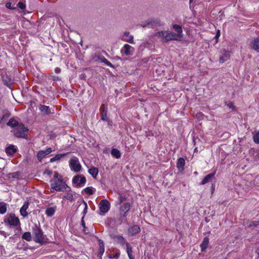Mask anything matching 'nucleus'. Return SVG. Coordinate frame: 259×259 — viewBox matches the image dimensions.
Instances as JSON below:
<instances>
[{"label": "nucleus", "mask_w": 259, "mask_h": 259, "mask_svg": "<svg viewBox=\"0 0 259 259\" xmlns=\"http://www.w3.org/2000/svg\"><path fill=\"white\" fill-rule=\"evenodd\" d=\"M173 28L177 31L176 38L177 40L182 37L183 36V30L181 26L178 24H174L172 26Z\"/></svg>", "instance_id": "a211bd4d"}, {"label": "nucleus", "mask_w": 259, "mask_h": 259, "mask_svg": "<svg viewBox=\"0 0 259 259\" xmlns=\"http://www.w3.org/2000/svg\"><path fill=\"white\" fill-rule=\"evenodd\" d=\"M67 193L65 194L64 195V197L68 200H72L73 196L71 193H69V192H67Z\"/></svg>", "instance_id": "58836bf2"}, {"label": "nucleus", "mask_w": 259, "mask_h": 259, "mask_svg": "<svg viewBox=\"0 0 259 259\" xmlns=\"http://www.w3.org/2000/svg\"><path fill=\"white\" fill-rule=\"evenodd\" d=\"M251 49L259 52V38H254L250 44Z\"/></svg>", "instance_id": "f3484780"}, {"label": "nucleus", "mask_w": 259, "mask_h": 259, "mask_svg": "<svg viewBox=\"0 0 259 259\" xmlns=\"http://www.w3.org/2000/svg\"><path fill=\"white\" fill-rule=\"evenodd\" d=\"M6 7L8 9H10V10H15V9H16V8H13V7H12L11 3H10V2H8V3H6Z\"/></svg>", "instance_id": "37998d69"}, {"label": "nucleus", "mask_w": 259, "mask_h": 259, "mask_svg": "<svg viewBox=\"0 0 259 259\" xmlns=\"http://www.w3.org/2000/svg\"><path fill=\"white\" fill-rule=\"evenodd\" d=\"M100 247H104V245L103 241L100 242Z\"/></svg>", "instance_id": "603ef678"}, {"label": "nucleus", "mask_w": 259, "mask_h": 259, "mask_svg": "<svg viewBox=\"0 0 259 259\" xmlns=\"http://www.w3.org/2000/svg\"><path fill=\"white\" fill-rule=\"evenodd\" d=\"M7 204L4 202H0V213L4 214L7 212Z\"/></svg>", "instance_id": "c85d7f7f"}, {"label": "nucleus", "mask_w": 259, "mask_h": 259, "mask_svg": "<svg viewBox=\"0 0 259 259\" xmlns=\"http://www.w3.org/2000/svg\"><path fill=\"white\" fill-rule=\"evenodd\" d=\"M104 250H105L104 247H100L99 252L100 254H102L104 253Z\"/></svg>", "instance_id": "8fccbe9b"}, {"label": "nucleus", "mask_w": 259, "mask_h": 259, "mask_svg": "<svg viewBox=\"0 0 259 259\" xmlns=\"http://www.w3.org/2000/svg\"><path fill=\"white\" fill-rule=\"evenodd\" d=\"M150 44L149 42L146 41V42H143V44L141 45V46H143L144 47H146L150 46Z\"/></svg>", "instance_id": "de8ad7c7"}, {"label": "nucleus", "mask_w": 259, "mask_h": 259, "mask_svg": "<svg viewBox=\"0 0 259 259\" xmlns=\"http://www.w3.org/2000/svg\"><path fill=\"white\" fill-rule=\"evenodd\" d=\"M99 206L100 211L105 213L109 210L110 204L107 200L103 199L100 201Z\"/></svg>", "instance_id": "0eeeda50"}, {"label": "nucleus", "mask_w": 259, "mask_h": 259, "mask_svg": "<svg viewBox=\"0 0 259 259\" xmlns=\"http://www.w3.org/2000/svg\"><path fill=\"white\" fill-rule=\"evenodd\" d=\"M33 234L34 235V239L36 242H41L43 241L42 233L37 226L33 228Z\"/></svg>", "instance_id": "6e6552de"}, {"label": "nucleus", "mask_w": 259, "mask_h": 259, "mask_svg": "<svg viewBox=\"0 0 259 259\" xmlns=\"http://www.w3.org/2000/svg\"><path fill=\"white\" fill-rule=\"evenodd\" d=\"M155 36L160 38L162 41L164 42L172 40H177L176 34L169 31H161L157 32L155 34Z\"/></svg>", "instance_id": "f03ea898"}, {"label": "nucleus", "mask_w": 259, "mask_h": 259, "mask_svg": "<svg viewBox=\"0 0 259 259\" xmlns=\"http://www.w3.org/2000/svg\"><path fill=\"white\" fill-rule=\"evenodd\" d=\"M121 39L125 42L133 44H134V36L130 35L128 32H124L121 37Z\"/></svg>", "instance_id": "ddd939ff"}, {"label": "nucleus", "mask_w": 259, "mask_h": 259, "mask_svg": "<svg viewBox=\"0 0 259 259\" xmlns=\"http://www.w3.org/2000/svg\"><path fill=\"white\" fill-rule=\"evenodd\" d=\"M29 203L28 202H25L22 207L21 208L20 212L22 215L23 217H26L28 214L26 210L28 208Z\"/></svg>", "instance_id": "412c9836"}, {"label": "nucleus", "mask_w": 259, "mask_h": 259, "mask_svg": "<svg viewBox=\"0 0 259 259\" xmlns=\"http://www.w3.org/2000/svg\"><path fill=\"white\" fill-rule=\"evenodd\" d=\"M135 52L134 48L128 44H125L121 49V52L126 56H132Z\"/></svg>", "instance_id": "1a4fd4ad"}, {"label": "nucleus", "mask_w": 259, "mask_h": 259, "mask_svg": "<svg viewBox=\"0 0 259 259\" xmlns=\"http://www.w3.org/2000/svg\"><path fill=\"white\" fill-rule=\"evenodd\" d=\"M46 213L49 215V208H47L46 210Z\"/></svg>", "instance_id": "5fc2aeb1"}, {"label": "nucleus", "mask_w": 259, "mask_h": 259, "mask_svg": "<svg viewBox=\"0 0 259 259\" xmlns=\"http://www.w3.org/2000/svg\"><path fill=\"white\" fill-rule=\"evenodd\" d=\"M17 152V149L15 147L14 145H11L6 149V152L10 155H13Z\"/></svg>", "instance_id": "5701e85b"}, {"label": "nucleus", "mask_w": 259, "mask_h": 259, "mask_svg": "<svg viewBox=\"0 0 259 259\" xmlns=\"http://www.w3.org/2000/svg\"><path fill=\"white\" fill-rule=\"evenodd\" d=\"M259 224L258 222L254 221L251 222L250 223V224L248 225V227H256Z\"/></svg>", "instance_id": "ea45409f"}, {"label": "nucleus", "mask_w": 259, "mask_h": 259, "mask_svg": "<svg viewBox=\"0 0 259 259\" xmlns=\"http://www.w3.org/2000/svg\"><path fill=\"white\" fill-rule=\"evenodd\" d=\"M146 23L147 25H150L152 27L159 26L162 25L161 21L157 18L149 19Z\"/></svg>", "instance_id": "9b49d317"}, {"label": "nucleus", "mask_w": 259, "mask_h": 259, "mask_svg": "<svg viewBox=\"0 0 259 259\" xmlns=\"http://www.w3.org/2000/svg\"><path fill=\"white\" fill-rule=\"evenodd\" d=\"M3 79L5 84L8 86L11 85L12 83V81L11 78H10L7 75L3 76Z\"/></svg>", "instance_id": "7c9ffc66"}, {"label": "nucleus", "mask_w": 259, "mask_h": 259, "mask_svg": "<svg viewBox=\"0 0 259 259\" xmlns=\"http://www.w3.org/2000/svg\"><path fill=\"white\" fill-rule=\"evenodd\" d=\"M126 199V197L121 194H119L118 197V200L117 201V204H121V203L125 201Z\"/></svg>", "instance_id": "c9c22d12"}, {"label": "nucleus", "mask_w": 259, "mask_h": 259, "mask_svg": "<svg viewBox=\"0 0 259 259\" xmlns=\"http://www.w3.org/2000/svg\"><path fill=\"white\" fill-rule=\"evenodd\" d=\"M4 222L11 226H17L20 225L19 219L14 213H9L6 215L4 218Z\"/></svg>", "instance_id": "7ed1b4c3"}, {"label": "nucleus", "mask_w": 259, "mask_h": 259, "mask_svg": "<svg viewBox=\"0 0 259 259\" xmlns=\"http://www.w3.org/2000/svg\"><path fill=\"white\" fill-rule=\"evenodd\" d=\"M27 129L23 124L18 125L15 131L14 134L17 137L25 138L27 135Z\"/></svg>", "instance_id": "423d86ee"}, {"label": "nucleus", "mask_w": 259, "mask_h": 259, "mask_svg": "<svg viewBox=\"0 0 259 259\" xmlns=\"http://www.w3.org/2000/svg\"><path fill=\"white\" fill-rule=\"evenodd\" d=\"M126 222V214L124 213H121L119 212V215H118L115 219V223L117 225H121L123 222Z\"/></svg>", "instance_id": "f8f14e48"}, {"label": "nucleus", "mask_w": 259, "mask_h": 259, "mask_svg": "<svg viewBox=\"0 0 259 259\" xmlns=\"http://www.w3.org/2000/svg\"><path fill=\"white\" fill-rule=\"evenodd\" d=\"M19 175L20 174H19V173L18 172H14V173H12V174H9V175H10L9 177H10L11 176L12 178H17L19 176Z\"/></svg>", "instance_id": "79ce46f5"}, {"label": "nucleus", "mask_w": 259, "mask_h": 259, "mask_svg": "<svg viewBox=\"0 0 259 259\" xmlns=\"http://www.w3.org/2000/svg\"><path fill=\"white\" fill-rule=\"evenodd\" d=\"M115 241L121 246L126 245L128 242L125 240L124 237L121 235H116L113 237Z\"/></svg>", "instance_id": "dca6fc26"}, {"label": "nucleus", "mask_w": 259, "mask_h": 259, "mask_svg": "<svg viewBox=\"0 0 259 259\" xmlns=\"http://www.w3.org/2000/svg\"><path fill=\"white\" fill-rule=\"evenodd\" d=\"M55 72L56 73H59L61 72V69L59 67H56L55 69Z\"/></svg>", "instance_id": "3c124183"}, {"label": "nucleus", "mask_w": 259, "mask_h": 259, "mask_svg": "<svg viewBox=\"0 0 259 259\" xmlns=\"http://www.w3.org/2000/svg\"><path fill=\"white\" fill-rule=\"evenodd\" d=\"M51 152H52V150H51V149L50 148V151H49L50 153Z\"/></svg>", "instance_id": "13d9d810"}, {"label": "nucleus", "mask_w": 259, "mask_h": 259, "mask_svg": "<svg viewBox=\"0 0 259 259\" xmlns=\"http://www.w3.org/2000/svg\"><path fill=\"white\" fill-rule=\"evenodd\" d=\"M93 187H87L84 189V192L89 194V195H92L93 194Z\"/></svg>", "instance_id": "4c0bfd02"}, {"label": "nucleus", "mask_w": 259, "mask_h": 259, "mask_svg": "<svg viewBox=\"0 0 259 259\" xmlns=\"http://www.w3.org/2000/svg\"><path fill=\"white\" fill-rule=\"evenodd\" d=\"M70 168L75 172H78L81 170V166L79 159L76 157H73L69 161Z\"/></svg>", "instance_id": "20e7f679"}, {"label": "nucleus", "mask_w": 259, "mask_h": 259, "mask_svg": "<svg viewBox=\"0 0 259 259\" xmlns=\"http://www.w3.org/2000/svg\"><path fill=\"white\" fill-rule=\"evenodd\" d=\"M193 0H189L190 3H191L193 2Z\"/></svg>", "instance_id": "bf43d9fd"}, {"label": "nucleus", "mask_w": 259, "mask_h": 259, "mask_svg": "<svg viewBox=\"0 0 259 259\" xmlns=\"http://www.w3.org/2000/svg\"><path fill=\"white\" fill-rule=\"evenodd\" d=\"M230 54L229 52L224 51L223 55L220 58L219 62L221 63H223L224 62L227 61L230 58Z\"/></svg>", "instance_id": "4be33fe9"}, {"label": "nucleus", "mask_w": 259, "mask_h": 259, "mask_svg": "<svg viewBox=\"0 0 259 259\" xmlns=\"http://www.w3.org/2000/svg\"><path fill=\"white\" fill-rule=\"evenodd\" d=\"M101 119L104 121L108 120L107 117V107L105 105H102L100 108Z\"/></svg>", "instance_id": "2eb2a0df"}, {"label": "nucleus", "mask_w": 259, "mask_h": 259, "mask_svg": "<svg viewBox=\"0 0 259 259\" xmlns=\"http://www.w3.org/2000/svg\"><path fill=\"white\" fill-rule=\"evenodd\" d=\"M84 210H83V213H86L87 209H88V205H87V203L85 202H84Z\"/></svg>", "instance_id": "09e8293b"}, {"label": "nucleus", "mask_w": 259, "mask_h": 259, "mask_svg": "<svg viewBox=\"0 0 259 259\" xmlns=\"http://www.w3.org/2000/svg\"><path fill=\"white\" fill-rule=\"evenodd\" d=\"M220 36V30H218L216 35L215 36V38L216 39V42H218L217 39H218L219 37Z\"/></svg>", "instance_id": "49530a36"}, {"label": "nucleus", "mask_w": 259, "mask_h": 259, "mask_svg": "<svg viewBox=\"0 0 259 259\" xmlns=\"http://www.w3.org/2000/svg\"><path fill=\"white\" fill-rule=\"evenodd\" d=\"M51 189L56 191L70 192L71 191V188L63 180L62 176L57 171H55L53 174V178L51 181Z\"/></svg>", "instance_id": "f257e3e1"}, {"label": "nucleus", "mask_w": 259, "mask_h": 259, "mask_svg": "<svg viewBox=\"0 0 259 259\" xmlns=\"http://www.w3.org/2000/svg\"><path fill=\"white\" fill-rule=\"evenodd\" d=\"M7 124L12 127H14L17 125H18L19 124L18 122L14 118H11L8 122Z\"/></svg>", "instance_id": "72a5a7b5"}, {"label": "nucleus", "mask_w": 259, "mask_h": 259, "mask_svg": "<svg viewBox=\"0 0 259 259\" xmlns=\"http://www.w3.org/2000/svg\"><path fill=\"white\" fill-rule=\"evenodd\" d=\"M67 153L65 154H58L54 156L53 157L50 159V162H54L56 161H59L62 157H64L67 155Z\"/></svg>", "instance_id": "b1692460"}, {"label": "nucleus", "mask_w": 259, "mask_h": 259, "mask_svg": "<svg viewBox=\"0 0 259 259\" xmlns=\"http://www.w3.org/2000/svg\"><path fill=\"white\" fill-rule=\"evenodd\" d=\"M126 252L127 253V255L130 259H133L134 256H133L132 253V247L128 243H127L126 244Z\"/></svg>", "instance_id": "cd10ccee"}, {"label": "nucleus", "mask_w": 259, "mask_h": 259, "mask_svg": "<svg viewBox=\"0 0 259 259\" xmlns=\"http://www.w3.org/2000/svg\"><path fill=\"white\" fill-rule=\"evenodd\" d=\"M253 140L256 144H259V130L253 135Z\"/></svg>", "instance_id": "e433bc0d"}, {"label": "nucleus", "mask_w": 259, "mask_h": 259, "mask_svg": "<svg viewBox=\"0 0 259 259\" xmlns=\"http://www.w3.org/2000/svg\"><path fill=\"white\" fill-rule=\"evenodd\" d=\"M209 243V239L207 237H205L202 242L200 244V247L201 248V251H204L207 247L208 244Z\"/></svg>", "instance_id": "bb28decb"}, {"label": "nucleus", "mask_w": 259, "mask_h": 259, "mask_svg": "<svg viewBox=\"0 0 259 259\" xmlns=\"http://www.w3.org/2000/svg\"><path fill=\"white\" fill-rule=\"evenodd\" d=\"M22 238L28 241H30L31 239L30 233L29 232L24 233L22 235Z\"/></svg>", "instance_id": "f704fd0d"}, {"label": "nucleus", "mask_w": 259, "mask_h": 259, "mask_svg": "<svg viewBox=\"0 0 259 259\" xmlns=\"http://www.w3.org/2000/svg\"><path fill=\"white\" fill-rule=\"evenodd\" d=\"M56 207H50V217L54 215Z\"/></svg>", "instance_id": "a19ab883"}, {"label": "nucleus", "mask_w": 259, "mask_h": 259, "mask_svg": "<svg viewBox=\"0 0 259 259\" xmlns=\"http://www.w3.org/2000/svg\"><path fill=\"white\" fill-rule=\"evenodd\" d=\"M72 182L74 184H76L77 186H81L86 182L85 177L81 175H77L73 179Z\"/></svg>", "instance_id": "9d476101"}, {"label": "nucleus", "mask_w": 259, "mask_h": 259, "mask_svg": "<svg viewBox=\"0 0 259 259\" xmlns=\"http://www.w3.org/2000/svg\"><path fill=\"white\" fill-rule=\"evenodd\" d=\"M89 172L94 178H96L99 172L98 168L94 166L92 167L89 169Z\"/></svg>", "instance_id": "a878e982"}, {"label": "nucleus", "mask_w": 259, "mask_h": 259, "mask_svg": "<svg viewBox=\"0 0 259 259\" xmlns=\"http://www.w3.org/2000/svg\"><path fill=\"white\" fill-rule=\"evenodd\" d=\"M18 7L21 9H24L25 8V5L22 2H19L18 4Z\"/></svg>", "instance_id": "c03bdc74"}, {"label": "nucleus", "mask_w": 259, "mask_h": 259, "mask_svg": "<svg viewBox=\"0 0 259 259\" xmlns=\"http://www.w3.org/2000/svg\"><path fill=\"white\" fill-rule=\"evenodd\" d=\"M92 59L95 62H103L108 66L113 67L112 64L100 53H95L93 55Z\"/></svg>", "instance_id": "39448f33"}, {"label": "nucleus", "mask_w": 259, "mask_h": 259, "mask_svg": "<svg viewBox=\"0 0 259 259\" xmlns=\"http://www.w3.org/2000/svg\"><path fill=\"white\" fill-rule=\"evenodd\" d=\"M39 109L42 114H47L48 112V107L43 105H40Z\"/></svg>", "instance_id": "473e14b6"}, {"label": "nucleus", "mask_w": 259, "mask_h": 259, "mask_svg": "<svg viewBox=\"0 0 259 259\" xmlns=\"http://www.w3.org/2000/svg\"><path fill=\"white\" fill-rule=\"evenodd\" d=\"M118 255L117 254H116V255L115 256V257H118Z\"/></svg>", "instance_id": "4d7b16f0"}, {"label": "nucleus", "mask_w": 259, "mask_h": 259, "mask_svg": "<svg viewBox=\"0 0 259 259\" xmlns=\"http://www.w3.org/2000/svg\"><path fill=\"white\" fill-rule=\"evenodd\" d=\"M55 137L56 136L55 135V134H50V139H52Z\"/></svg>", "instance_id": "864d4df0"}, {"label": "nucleus", "mask_w": 259, "mask_h": 259, "mask_svg": "<svg viewBox=\"0 0 259 259\" xmlns=\"http://www.w3.org/2000/svg\"><path fill=\"white\" fill-rule=\"evenodd\" d=\"M214 176V173H211L207 175L201 182L200 185H204L205 184L208 183L213 178Z\"/></svg>", "instance_id": "393cba45"}, {"label": "nucleus", "mask_w": 259, "mask_h": 259, "mask_svg": "<svg viewBox=\"0 0 259 259\" xmlns=\"http://www.w3.org/2000/svg\"><path fill=\"white\" fill-rule=\"evenodd\" d=\"M48 149L46 151H39L37 154V158L38 160L41 161L42 159L45 157V155L48 154Z\"/></svg>", "instance_id": "2f4dec72"}, {"label": "nucleus", "mask_w": 259, "mask_h": 259, "mask_svg": "<svg viewBox=\"0 0 259 259\" xmlns=\"http://www.w3.org/2000/svg\"><path fill=\"white\" fill-rule=\"evenodd\" d=\"M81 223H82V226H83V227H84V226H85V223H84V222L83 221H81Z\"/></svg>", "instance_id": "6e6d98bb"}, {"label": "nucleus", "mask_w": 259, "mask_h": 259, "mask_svg": "<svg viewBox=\"0 0 259 259\" xmlns=\"http://www.w3.org/2000/svg\"><path fill=\"white\" fill-rule=\"evenodd\" d=\"M177 168L180 171H182L184 169L185 165V160L183 158H180L177 161Z\"/></svg>", "instance_id": "aec40b11"}, {"label": "nucleus", "mask_w": 259, "mask_h": 259, "mask_svg": "<svg viewBox=\"0 0 259 259\" xmlns=\"http://www.w3.org/2000/svg\"><path fill=\"white\" fill-rule=\"evenodd\" d=\"M131 207V205L130 203H124L120 207H119V212L121 213H124L126 214L127 212L129 211Z\"/></svg>", "instance_id": "6ab92c4d"}, {"label": "nucleus", "mask_w": 259, "mask_h": 259, "mask_svg": "<svg viewBox=\"0 0 259 259\" xmlns=\"http://www.w3.org/2000/svg\"><path fill=\"white\" fill-rule=\"evenodd\" d=\"M140 231V227L138 225H134L128 229V233L130 236H133L139 233Z\"/></svg>", "instance_id": "4468645a"}, {"label": "nucleus", "mask_w": 259, "mask_h": 259, "mask_svg": "<svg viewBox=\"0 0 259 259\" xmlns=\"http://www.w3.org/2000/svg\"><path fill=\"white\" fill-rule=\"evenodd\" d=\"M227 106H228L229 108L234 109V106L232 103H229L226 104Z\"/></svg>", "instance_id": "a18cd8bd"}, {"label": "nucleus", "mask_w": 259, "mask_h": 259, "mask_svg": "<svg viewBox=\"0 0 259 259\" xmlns=\"http://www.w3.org/2000/svg\"><path fill=\"white\" fill-rule=\"evenodd\" d=\"M111 154L116 158H119L121 156V153L119 150L115 148L112 149Z\"/></svg>", "instance_id": "c756f323"}]
</instances>
